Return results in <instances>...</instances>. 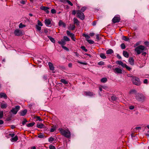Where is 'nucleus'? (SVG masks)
<instances>
[{"instance_id": "nucleus-1", "label": "nucleus", "mask_w": 149, "mask_h": 149, "mask_svg": "<svg viewBox=\"0 0 149 149\" xmlns=\"http://www.w3.org/2000/svg\"><path fill=\"white\" fill-rule=\"evenodd\" d=\"M59 130L60 133L64 136L68 138L70 137L71 136L70 132L68 130H65L62 128H59Z\"/></svg>"}, {"instance_id": "nucleus-2", "label": "nucleus", "mask_w": 149, "mask_h": 149, "mask_svg": "<svg viewBox=\"0 0 149 149\" xmlns=\"http://www.w3.org/2000/svg\"><path fill=\"white\" fill-rule=\"evenodd\" d=\"M135 97L136 100L139 102H143L145 100V96L142 94L139 93L136 94Z\"/></svg>"}, {"instance_id": "nucleus-3", "label": "nucleus", "mask_w": 149, "mask_h": 149, "mask_svg": "<svg viewBox=\"0 0 149 149\" xmlns=\"http://www.w3.org/2000/svg\"><path fill=\"white\" fill-rule=\"evenodd\" d=\"M131 80L134 84L137 86H140L141 83L139 79L137 77H132Z\"/></svg>"}, {"instance_id": "nucleus-4", "label": "nucleus", "mask_w": 149, "mask_h": 149, "mask_svg": "<svg viewBox=\"0 0 149 149\" xmlns=\"http://www.w3.org/2000/svg\"><path fill=\"white\" fill-rule=\"evenodd\" d=\"M145 47L143 45H139L135 49V51L137 53V55L140 54L143 52V51L145 50Z\"/></svg>"}, {"instance_id": "nucleus-5", "label": "nucleus", "mask_w": 149, "mask_h": 149, "mask_svg": "<svg viewBox=\"0 0 149 149\" xmlns=\"http://www.w3.org/2000/svg\"><path fill=\"white\" fill-rule=\"evenodd\" d=\"M77 17L79 18L81 20H83L84 19L85 16L84 13L81 12L80 10H77Z\"/></svg>"}, {"instance_id": "nucleus-6", "label": "nucleus", "mask_w": 149, "mask_h": 149, "mask_svg": "<svg viewBox=\"0 0 149 149\" xmlns=\"http://www.w3.org/2000/svg\"><path fill=\"white\" fill-rule=\"evenodd\" d=\"M20 107L19 106H16L14 108H13L11 109L10 112H11L14 114H16L17 111L19 110Z\"/></svg>"}, {"instance_id": "nucleus-7", "label": "nucleus", "mask_w": 149, "mask_h": 149, "mask_svg": "<svg viewBox=\"0 0 149 149\" xmlns=\"http://www.w3.org/2000/svg\"><path fill=\"white\" fill-rule=\"evenodd\" d=\"M14 33L15 36H22L23 35L22 31L18 29H16L15 30Z\"/></svg>"}, {"instance_id": "nucleus-8", "label": "nucleus", "mask_w": 149, "mask_h": 149, "mask_svg": "<svg viewBox=\"0 0 149 149\" xmlns=\"http://www.w3.org/2000/svg\"><path fill=\"white\" fill-rule=\"evenodd\" d=\"M120 20V17L115 16L112 19V21L113 23H115L119 22Z\"/></svg>"}, {"instance_id": "nucleus-9", "label": "nucleus", "mask_w": 149, "mask_h": 149, "mask_svg": "<svg viewBox=\"0 0 149 149\" xmlns=\"http://www.w3.org/2000/svg\"><path fill=\"white\" fill-rule=\"evenodd\" d=\"M51 19H46L44 21L45 23V25L47 26H48L49 25L51 24Z\"/></svg>"}, {"instance_id": "nucleus-10", "label": "nucleus", "mask_w": 149, "mask_h": 149, "mask_svg": "<svg viewBox=\"0 0 149 149\" xmlns=\"http://www.w3.org/2000/svg\"><path fill=\"white\" fill-rule=\"evenodd\" d=\"M40 9L45 11L47 14H48L49 13V12L48 10L49 9V7L45 6H41L40 7Z\"/></svg>"}, {"instance_id": "nucleus-11", "label": "nucleus", "mask_w": 149, "mask_h": 149, "mask_svg": "<svg viewBox=\"0 0 149 149\" xmlns=\"http://www.w3.org/2000/svg\"><path fill=\"white\" fill-rule=\"evenodd\" d=\"M27 111V110L26 109L21 111L20 113V115L22 116H24L26 114Z\"/></svg>"}, {"instance_id": "nucleus-12", "label": "nucleus", "mask_w": 149, "mask_h": 149, "mask_svg": "<svg viewBox=\"0 0 149 149\" xmlns=\"http://www.w3.org/2000/svg\"><path fill=\"white\" fill-rule=\"evenodd\" d=\"M0 97L1 98L3 97L5 99H6L7 98V96L5 93H0Z\"/></svg>"}, {"instance_id": "nucleus-13", "label": "nucleus", "mask_w": 149, "mask_h": 149, "mask_svg": "<svg viewBox=\"0 0 149 149\" xmlns=\"http://www.w3.org/2000/svg\"><path fill=\"white\" fill-rule=\"evenodd\" d=\"M116 64L121 65L123 67H124L125 65V64H124L121 61H116Z\"/></svg>"}, {"instance_id": "nucleus-14", "label": "nucleus", "mask_w": 149, "mask_h": 149, "mask_svg": "<svg viewBox=\"0 0 149 149\" xmlns=\"http://www.w3.org/2000/svg\"><path fill=\"white\" fill-rule=\"evenodd\" d=\"M114 71L118 73H122V71L121 69L116 68H115Z\"/></svg>"}, {"instance_id": "nucleus-15", "label": "nucleus", "mask_w": 149, "mask_h": 149, "mask_svg": "<svg viewBox=\"0 0 149 149\" xmlns=\"http://www.w3.org/2000/svg\"><path fill=\"white\" fill-rule=\"evenodd\" d=\"M48 65L50 70H54V68L53 66L52 63L50 62H49Z\"/></svg>"}, {"instance_id": "nucleus-16", "label": "nucleus", "mask_w": 149, "mask_h": 149, "mask_svg": "<svg viewBox=\"0 0 149 149\" xmlns=\"http://www.w3.org/2000/svg\"><path fill=\"white\" fill-rule=\"evenodd\" d=\"M18 139V137L16 135L14 137H12L11 139L10 140L12 142L16 141Z\"/></svg>"}, {"instance_id": "nucleus-17", "label": "nucleus", "mask_w": 149, "mask_h": 149, "mask_svg": "<svg viewBox=\"0 0 149 149\" xmlns=\"http://www.w3.org/2000/svg\"><path fill=\"white\" fill-rule=\"evenodd\" d=\"M59 25L60 26H62L64 27L66 26V24L65 23L62 22V21H60L58 23Z\"/></svg>"}, {"instance_id": "nucleus-18", "label": "nucleus", "mask_w": 149, "mask_h": 149, "mask_svg": "<svg viewBox=\"0 0 149 149\" xmlns=\"http://www.w3.org/2000/svg\"><path fill=\"white\" fill-rule=\"evenodd\" d=\"M84 94L86 95L89 96H92L93 95V94L92 93L90 92H84Z\"/></svg>"}, {"instance_id": "nucleus-19", "label": "nucleus", "mask_w": 149, "mask_h": 149, "mask_svg": "<svg viewBox=\"0 0 149 149\" xmlns=\"http://www.w3.org/2000/svg\"><path fill=\"white\" fill-rule=\"evenodd\" d=\"M74 24H76L77 25H79V21L76 18H74L73 19Z\"/></svg>"}, {"instance_id": "nucleus-20", "label": "nucleus", "mask_w": 149, "mask_h": 149, "mask_svg": "<svg viewBox=\"0 0 149 149\" xmlns=\"http://www.w3.org/2000/svg\"><path fill=\"white\" fill-rule=\"evenodd\" d=\"M129 62L131 65H133L134 64V60L132 58H130L129 59Z\"/></svg>"}, {"instance_id": "nucleus-21", "label": "nucleus", "mask_w": 149, "mask_h": 149, "mask_svg": "<svg viewBox=\"0 0 149 149\" xmlns=\"http://www.w3.org/2000/svg\"><path fill=\"white\" fill-rule=\"evenodd\" d=\"M58 43L60 45H61L62 46H63L65 44V40L63 39H61V41H58Z\"/></svg>"}, {"instance_id": "nucleus-22", "label": "nucleus", "mask_w": 149, "mask_h": 149, "mask_svg": "<svg viewBox=\"0 0 149 149\" xmlns=\"http://www.w3.org/2000/svg\"><path fill=\"white\" fill-rule=\"evenodd\" d=\"M137 92V91L135 89H132L129 92V93L130 94H135Z\"/></svg>"}, {"instance_id": "nucleus-23", "label": "nucleus", "mask_w": 149, "mask_h": 149, "mask_svg": "<svg viewBox=\"0 0 149 149\" xmlns=\"http://www.w3.org/2000/svg\"><path fill=\"white\" fill-rule=\"evenodd\" d=\"M113 53V51L111 49H110L106 51L107 54H111Z\"/></svg>"}, {"instance_id": "nucleus-24", "label": "nucleus", "mask_w": 149, "mask_h": 149, "mask_svg": "<svg viewBox=\"0 0 149 149\" xmlns=\"http://www.w3.org/2000/svg\"><path fill=\"white\" fill-rule=\"evenodd\" d=\"M123 54L125 57L128 58L129 57V54L126 51H123Z\"/></svg>"}, {"instance_id": "nucleus-25", "label": "nucleus", "mask_w": 149, "mask_h": 149, "mask_svg": "<svg viewBox=\"0 0 149 149\" xmlns=\"http://www.w3.org/2000/svg\"><path fill=\"white\" fill-rule=\"evenodd\" d=\"M44 125L42 123H40V124H38L37 125V127L40 128H42L44 127Z\"/></svg>"}, {"instance_id": "nucleus-26", "label": "nucleus", "mask_w": 149, "mask_h": 149, "mask_svg": "<svg viewBox=\"0 0 149 149\" xmlns=\"http://www.w3.org/2000/svg\"><path fill=\"white\" fill-rule=\"evenodd\" d=\"M118 98L116 97L115 95H113L111 97V99L113 101H116L117 100Z\"/></svg>"}, {"instance_id": "nucleus-27", "label": "nucleus", "mask_w": 149, "mask_h": 149, "mask_svg": "<svg viewBox=\"0 0 149 149\" xmlns=\"http://www.w3.org/2000/svg\"><path fill=\"white\" fill-rule=\"evenodd\" d=\"M35 124V122H33L28 124L27 126L28 127H33Z\"/></svg>"}, {"instance_id": "nucleus-28", "label": "nucleus", "mask_w": 149, "mask_h": 149, "mask_svg": "<svg viewBox=\"0 0 149 149\" xmlns=\"http://www.w3.org/2000/svg\"><path fill=\"white\" fill-rule=\"evenodd\" d=\"M7 107V104H1V107L2 109L6 108Z\"/></svg>"}, {"instance_id": "nucleus-29", "label": "nucleus", "mask_w": 149, "mask_h": 149, "mask_svg": "<svg viewBox=\"0 0 149 149\" xmlns=\"http://www.w3.org/2000/svg\"><path fill=\"white\" fill-rule=\"evenodd\" d=\"M60 81L61 82H62L64 84H68V82L64 79H61V80Z\"/></svg>"}, {"instance_id": "nucleus-30", "label": "nucleus", "mask_w": 149, "mask_h": 149, "mask_svg": "<svg viewBox=\"0 0 149 149\" xmlns=\"http://www.w3.org/2000/svg\"><path fill=\"white\" fill-rule=\"evenodd\" d=\"M100 56L102 59H104L106 58V56L104 53H101L100 54Z\"/></svg>"}, {"instance_id": "nucleus-31", "label": "nucleus", "mask_w": 149, "mask_h": 149, "mask_svg": "<svg viewBox=\"0 0 149 149\" xmlns=\"http://www.w3.org/2000/svg\"><path fill=\"white\" fill-rule=\"evenodd\" d=\"M48 37L49 38L52 42L53 43L55 42V40L51 36H48Z\"/></svg>"}, {"instance_id": "nucleus-32", "label": "nucleus", "mask_w": 149, "mask_h": 149, "mask_svg": "<svg viewBox=\"0 0 149 149\" xmlns=\"http://www.w3.org/2000/svg\"><path fill=\"white\" fill-rule=\"evenodd\" d=\"M122 39L126 41H128L129 40V39L127 38V37L123 36L122 37Z\"/></svg>"}, {"instance_id": "nucleus-33", "label": "nucleus", "mask_w": 149, "mask_h": 149, "mask_svg": "<svg viewBox=\"0 0 149 149\" xmlns=\"http://www.w3.org/2000/svg\"><path fill=\"white\" fill-rule=\"evenodd\" d=\"M107 81V79L105 77L101 79V81L102 82L105 83Z\"/></svg>"}, {"instance_id": "nucleus-34", "label": "nucleus", "mask_w": 149, "mask_h": 149, "mask_svg": "<svg viewBox=\"0 0 149 149\" xmlns=\"http://www.w3.org/2000/svg\"><path fill=\"white\" fill-rule=\"evenodd\" d=\"M63 39L65 40V41H69L70 40V38L67 36H64L63 37Z\"/></svg>"}, {"instance_id": "nucleus-35", "label": "nucleus", "mask_w": 149, "mask_h": 149, "mask_svg": "<svg viewBox=\"0 0 149 149\" xmlns=\"http://www.w3.org/2000/svg\"><path fill=\"white\" fill-rule=\"evenodd\" d=\"M56 129V126H53V127L51 128L50 130V132H54Z\"/></svg>"}, {"instance_id": "nucleus-36", "label": "nucleus", "mask_w": 149, "mask_h": 149, "mask_svg": "<svg viewBox=\"0 0 149 149\" xmlns=\"http://www.w3.org/2000/svg\"><path fill=\"white\" fill-rule=\"evenodd\" d=\"M44 136V135L43 134H38V137L40 138H43Z\"/></svg>"}, {"instance_id": "nucleus-37", "label": "nucleus", "mask_w": 149, "mask_h": 149, "mask_svg": "<svg viewBox=\"0 0 149 149\" xmlns=\"http://www.w3.org/2000/svg\"><path fill=\"white\" fill-rule=\"evenodd\" d=\"M54 139L52 137H51L49 138L48 141L49 142L52 143L54 140Z\"/></svg>"}, {"instance_id": "nucleus-38", "label": "nucleus", "mask_w": 149, "mask_h": 149, "mask_svg": "<svg viewBox=\"0 0 149 149\" xmlns=\"http://www.w3.org/2000/svg\"><path fill=\"white\" fill-rule=\"evenodd\" d=\"M26 26V25L23 24L22 23H20L19 24V27L20 28H22L23 27H24Z\"/></svg>"}, {"instance_id": "nucleus-39", "label": "nucleus", "mask_w": 149, "mask_h": 149, "mask_svg": "<svg viewBox=\"0 0 149 149\" xmlns=\"http://www.w3.org/2000/svg\"><path fill=\"white\" fill-rule=\"evenodd\" d=\"M82 36L84 37H85V38L87 39H88L90 38V36H88V35L87 34H83Z\"/></svg>"}, {"instance_id": "nucleus-40", "label": "nucleus", "mask_w": 149, "mask_h": 149, "mask_svg": "<svg viewBox=\"0 0 149 149\" xmlns=\"http://www.w3.org/2000/svg\"><path fill=\"white\" fill-rule=\"evenodd\" d=\"M87 8L85 6H84L82 7L80 10L81 12H84L87 9Z\"/></svg>"}, {"instance_id": "nucleus-41", "label": "nucleus", "mask_w": 149, "mask_h": 149, "mask_svg": "<svg viewBox=\"0 0 149 149\" xmlns=\"http://www.w3.org/2000/svg\"><path fill=\"white\" fill-rule=\"evenodd\" d=\"M70 37L72 40H73L74 41H75V38L74 34H73L71 36H70Z\"/></svg>"}, {"instance_id": "nucleus-42", "label": "nucleus", "mask_w": 149, "mask_h": 149, "mask_svg": "<svg viewBox=\"0 0 149 149\" xmlns=\"http://www.w3.org/2000/svg\"><path fill=\"white\" fill-rule=\"evenodd\" d=\"M81 48L82 49V50L84 51L85 52L87 51V49H86L85 47L84 46H81Z\"/></svg>"}, {"instance_id": "nucleus-43", "label": "nucleus", "mask_w": 149, "mask_h": 149, "mask_svg": "<svg viewBox=\"0 0 149 149\" xmlns=\"http://www.w3.org/2000/svg\"><path fill=\"white\" fill-rule=\"evenodd\" d=\"M124 67H125L126 69L128 70L129 71H130L131 70V68L130 67L128 66L126 64L125 65Z\"/></svg>"}, {"instance_id": "nucleus-44", "label": "nucleus", "mask_w": 149, "mask_h": 149, "mask_svg": "<svg viewBox=\"0 0 149 149\" xmlns=\"http://www.w3.org/2000/svg\"><path fill=\"white\" fill-rule=\"evenodd\" d=\"M120 46H121V48L122 49H125V47H126V46H125V44L124 43H122L121 45H120Z\"/></svg>"}, {"instance_id": "nucleus-45", "label": "nucleus", "mask_w": 149, "mask_h": 149, "mask_svg": "<svg viewBox=\"0 0 149 149\" xmlns=\"http://www.w3.org/2000/svg\"><path fill=\"white\" fill-rule=\"evenodd\" d=\"M96 39H97V41L100 40L101 38L100 37L99 35L97 34L96 35Z\"/></svg>"}, {"instance_id": "nucleus-46", "label": "nucleus", "mask_w": 149, "mask_h": 149, "mask_svg": "<svg viewBox=\"0 0 149 149\" xmlns=\"http://www.w3.org/2000/svg\"><path fill=\"white\" fill-rule=\"evenodd\" d=\"M77 62H78V63H79L80 64H83V65H87V63H86V62H80L79 61H78Z\"/></svg>"}, {"instance_id": "nucleus-47", "label": "nucleus", "mask_w": 149, "mask_h": 149, "mask_svg": "<svg viewBox=\"0 0 149 149\" xmlns=\"http://www.w3.org/2000/svg\"><path fill=\"white\" fill-rule=\"evenodd\" d=\"M66 2H67L69 5H70L71 6H72L73 5V4L69 0H66Z\"/></svg>"}, {"instance_id": "nucleus-48", "label": "nucleus", "mask_w": 149, "mask_h": 149, "mask_svg": "<svg viewBox=\"0 0 149 149\" xmlns=\"http://www.w3.org/2000/svg\"><path fill=\"white\" fill-rule=\"evenodd\" d=\"M87 41L89 43L91 44H93L94 43V42L91 40H87Z\"/></svg>"}, {"instance_id": "nucleus-49", "label": "nucleus", "mask_w": 149, "mask_h": 149, "mask_svg": "<svg viewBox=\"0 0 149 149\" xmlns=\"http://www.w3.org/2000/svg\"><path fill=\"white\" fill-rule=\"evenodd\" d=\"M70 26H71V27H70V29L72 30H73L74 29L75 26L74 25H70Z\"/></svg>"}, {"instance_id": "nucleus-50", "label": "nucleus", "mask_w": 149, "mask_h": 149, "mask_svg": "<svg viewBox=\"0 0 149 149\" xmlns=\"http://www.w3.org/2000/svg\"><path fill=\"white\" fill-rule=\"evenodd\" d=\"M36 29L37 30H38L39 31H40L41 29V28L40 26H38L37 25L36 26Z\"/></svg>"}, {"instance_id": "nucleus-51", "label": "nucleus", "mask_w": 149, "mask_h": 149, "mask_svg": "<svg viewBox=\"0 0 149 149\" xmlns=\"http://www.w3.org/2000/svg\"><path fill=\"white\" fill-rule=\"evenodd\" d=\"M67 34L68 36H70L73 33H70V32L69 31H66Z\"/></svg>"}, {"instance_id": "nucleus-52", "label": "nucleus", "mask_w": 149, "mask_h": 149, "mask_svg": "<svg viewBox=\"0 0 149 149\" xmlns=\"http://www.w3.org/2000/svg\"><path fill=\"white\" fill-rule=\"evenodd\" d=\"M104 64V63L103 61H100V62H99L98 63V64L99 65H103Z\"/></svg>"}, {"instance_id": "nucleus-53", "label": "nucleus", "mask_w": 149, "mask_h": 149, "mask_svg": "<svg viewBox=\"0 0 149 149\" xmlns=\"http://www.w3.org/2000/svg\"><path fill=\"white\" fill-rule=\"evenodd\" d=\"M27 121L26 119H24V121L22 122V124L23 125H24L27 122Z\"/></svg>"}, {"instance_id": "nucleus-54", "label": "nucleus", "mask_w": 149, "mask_h": 149, "mask_svg": "<svg viewBox=\"0 0 149 149\" xmlns=\"http://www.w3.org/2000/svg\"><path fill=\"white\" fill-rule=\"evenodd\" d=\"M38 26H42L43 24H42V23L41 22H40L39 20H38Z\"/></svg>"}, {"instance_id": "nucleus-55", "label": "nucleus", "mask_w": 149, "mask_h": 149, "mask_svg": "<svg viewBox=\"0 0 149 149\" xmlns=\"http://www.w3.org/2000/svg\"><path fill=\"white\" fill-rule=\"evenodd\" d=\"M62 47L63 49H64L65 50H66V51H69V49L66 47L64 46H62Z\"/></svg>"}, {"instance_id": "nucleus-56", "label": "nucleus", "mask_w": 149, "mask_h": 149, "mask_svg": "<svg viewBox=\"0 0 149 149\" xmlns=\"http://www.w3.org/2000/svg\"><path fill=\"white\" fill-rule=\"evenodd\" d=\"M49 148V149H56V148L54 146L52 145H50Z\"/></svg>"}, {"instance_id": "nucleus-57", "label": "nucleus", "mask_w": 149, "mask_h": 149, "mask_svg": "<svg viewBox=\"0 0 149 149\" xmlns=\"http://www.w3.org/2000/svg\"><path fill=\"white\" fill-rule=\"evenodd\" d=\"M51 12L52 14H55L56 13V10L55 9H53L51 10Z\"/></svg>"}, {"instance_id": "nucleus-58", "label": "nucleus", "mask_w": 149, "mask_h": 149, "mask_svg": "<svg viewBox=\"0 0 149 149\" xmlns=\"http://www.w3.org/2000/svg\"><path fill=\"white\" fill-rule=\"evenodd\" d=\"M144 44L145 45L148 46L149 45V42L147 41H145L144 42Z\"/></svg>"}, {"instance_id": "nucleus-59", "label": "nucleus", "mask_w": 149, "mask_h": 149, "mask_svg": "<svg viewBox=\"0 0 149 149\" xmlns=\"http://www.w3.org/2000/svg\"><path fill=\"white\" fill-rule=\"evenodd\" d=\"M3 112L1 111L0 112V119L1 118L3 117Z\"/></svg>"}, {"instance_id": "nucleus-60", "label": "nucleus", "mask_w": 149, "mask_h": 149, "mask_svg": "<svg viewBox=\"0 0 149 149\" xmlns=\"http://www.w3.org/2000/svg\"><path fill=\"white\" fill-rule=\"evenodd\" d=\"M141 127H136L135 128V130L137 131V130H141Z\"/></svg>"}, {"instance_id": "nucleus-61", "label": "nucleus", "mask_w": 149, "mask_h": 149, "mask_svg": "<svg viewBox=\"0 0 149 149\" xmlns=\"http://www.w3.org/2000/svg\"><path fill=\"white\" fill-rule=\"evenodd\" d=\"M44 32L45 33H47L48 32V30L47 29H45L44 30Z\"/></svg>"}, {"instance_id": "nucleus-62", "label": "nucleus", "mask_w": 149, "mask_h": 149, "mask_svg": "<svg viewBox=\"0 0 149 149\" xmlns=\"http://www.w3.org/2000/svg\"><path fill=\"white\" fill-rule=\"evenodd\" d=\"M47 76L46 75H44L43 76V78L44 80H46L47 79Z\"/></svg>"}, {"instance_id": "nucleus-63", "label": "nucleus", "mask_w": 149, "mask_h": 149, "mask_svg": "<svg viewBox=\"0 0 149 149\" xmlns=\"http://www.w3.org/2000/svg\"><path fill=\"white\" fill-rule=\"evenodd\" d=\"M15 135V134L14 133L9 134V136H10L11 137H13Z\"/></svg>"}, {"instance_id": "nucleus-64", "label": "nucleus", "mask_w": 149, "mask_h": 149, "mask_svg": "<svg viewBox=\"0 0 149 149\" xmlns=\"http://www.w3.org/2000/svg\"><path fill=\"white\" fill-rule=\"evenodd\" d=\"M134 106H130L129 107V109H130L132 110L134 109Z\"/></svg>"}]
</instances>
